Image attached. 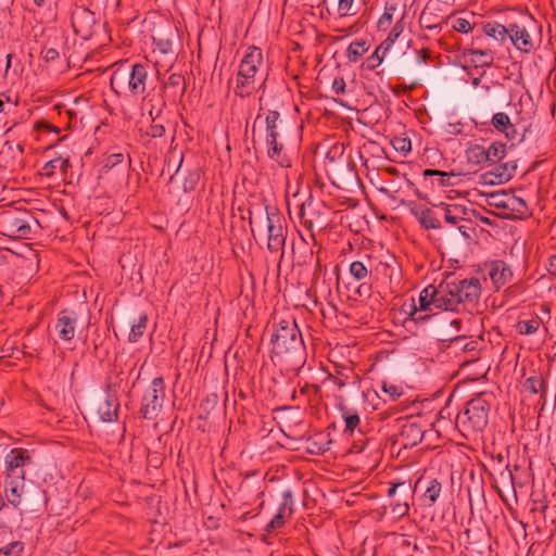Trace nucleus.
Here are the masks:
<instances>
[{
    "label": "nucleus",
    "instance_id": "15",
    "mask_svg": "<svg viewBox=\"0 0 556 556\" xmlns=\"http://www.w3.org/2000/svg\"><path fill=\"white\" fill-rule=\"evenodd\" d=\"M514 47L525 53L533 49L532 38L525 26L518 24L509 25V36Z\"/></svg>",
    "mask_w": 556,
    "mask_h": 556
},
{
    "label": "nucleus",
    "instance_id": "50",
    "mask_svg": "<svg viewBox=\"0 0 556 556\" xmlns=\"http://www.w3.org/2000/svg\"><path fill=\"white\" fill-rule=\"evenodd\" d=\"M10 98L4 94V93H1L0 94V113H2L4 111V101H9Z\"/></svg>",
    "mask_w": 556,
    "mask_h": 556
},
{
    "label": "nucleus",
    "instance_id": "27",
    "mask_svg": "<svg viewBox=\"0 0 556 556\" xmlns=\"http://www.w3.org/2000/svg\"><path fill=\"white\" fill-rule=\"evenodd\" d=\"M148 326V317L142 314L131 325L130 332L128 334V341L131 343L137 342L146 332Z\"/></svg>",
    "mask_w": 556,
    "mask_h": 556
},
{
    "label": "nucleus",
    "instance_id": "40",
    "mask_svg": "<svg viewBox=\"0 0 556 556\" xmlns=\"http://www.w3.org/2000/svg\"><path fill=\"white\" fill-rule=\"evenodd\" d=\"M267 146H268L267 153L271 160H275L281 166H289V162L286 161L283 157H281L282 146L280 143H278V139L275 140V143H267Z\"/></svg>",
    "mask_w": 556,
    "mask_h": 556
},
{
    "label": "nucleus",
    "instance_id": "12",
    "mask_svg": "<svg viewBox=\"0 0 556 556\" xmlns=\"http://www.w3.org/2000/svg\"><path fill=\"white\" fill-rule=\"evenodd\" d=\"M25 492V478L4 476L3 493L11 505L14 507L20 506Z\"/></svg>",
    "mask_w": 556,
    "mask_h": 556
},
{
    "label": "nucleus",
    "instance_id": "19",
    "mask_svg": "<svg viewBox=\"0 0 556 556\" xmlns=\"http://www.w3.org/2000/svg\"><path fill=\"white\" fill-rule=\"evenodd\" d=\"M279 123H280V114L277 111H269L265 117L266 143H275V140L278 139Z\"/></svg>",
    "mask_w": 556,
    "mask_h": 556
},
{
    "label": "nucleus",
    "instance_id": "20",
    "mask_svg": "<svg viewBox=\"0 0 556 556\" xmlns=\"http://www.w3.org/2000/svg\"><path fill=\"white\" fill-rule=\"evenodd\" d=\"M441 211L444 220L451 225H457L459 222L465 219L466 210L460 205L442 204Z\"/></svg>",
    "mask_w": 556,
    "mask_h": 556
},
{
    "label": "nucleus",
    "instance_id": "54",
    "mask_svg": "<svg viewBox=\"0 0 556 556\" xmlns=\"http://www.w3.org/2000/svg\"><path fill=\"white\" fill-rule=\"evenodd\" d=\"M426 27L432 30L439 28V25H427Z\"/></svg>",
    "mask_w": 556,
    "mask_h": 556
},
{
    "label": "nucleus",
    "instance_id": "16",
    "mask_svg": "<svg viewBox=\"0 0 556 556\" xmlns=\"http://www.w3.org/2000/svg\"><path fill=\"white\" fill-rule=\"evenodd\" d=\"M489 276L494 287L500 289L511 279L513 271L506 263L496 261L490 265Z\"/></svg>",
    "mask_w": 556,
    "mask_h": 556
},
{
    "label": "nucleus",
    "instance_id": "8",
    "mask_svg": "<svg viewBox=\"0 0 556 556\" xmlns=\"http://www.w3.org/2000/svg\"><path fill=\"white\" fill-rule=\"evenodd\" d=\"M489 405L482 397L471 400L462 416L463 422H468L472 430L481 431L488 424Z\"/></svg>",
    "mask_w": 556,
    "mask_h": 556
},
{
    "label": "nucleus",
    "instance_id": "41",
    "mask_svg": "<svg viewBox=\"0 0 556 556\" xmlns=\"http://www.w3.org/2000/svg\"><path fill=\"white\" fill-rule=\"evenodd\" d=\"M424 176L425 177H428V176L437 177V186L444 187V186L450 185V179H451V177L454 176V174L441 172V170H437V169H426L424 172Z\"/></svg>",
    "mask_w": 556,
    "mask_h": 556
},
{
    "label": "nucleus",
    "instance_id": "13",
    "mask_svg": "<svg viewBox=\"0 0 556 556\" xmlns=\"http://www.w3.org/2000/svg\"><path fill=\"white\" fill-rule=\"evenodd\" d=\"M24 544L7 528L0 529V556H23Z\"/></svg>",
    "mask_w": 556,
    "mask_h": 556
},
{
    "label": "nucleus",
    "instance_id": "22",
    "mask_svg": "<svg viewBox=\"0 0 556 556\" xmlns=\"http://www.w3.org/2000/svg\"><path fill=\"white\" fill-rule=\"evenodd\" d=\"M175 33L169 29L168 34H163L162 31H157L153 36V40L155 43V50L160 51L162 54H168L173 52Z\"/></svg>",
    "mask_w": 556,
    "mask_h": 556
},
{
    "label": "nucleus",
    "instance_id": "33",
    "mask_svg": "<svg viewBox=\"0 0 556 556\" xmlns=\"http://www.w3.org/2000/svg\"><path fill=\"white\" fill-rule=\"evenodd\" d=\"M393 149L402 156H406L412 151L410 139L405 136H395L391 140Z\"/></svg>",
    "mask_w": 556,
    "mask_h": 556
},
{
    "label": "nucleus",
    "instance_id": "56",
    "mask_svg": "<svg viewBox=\"0 0 556 556\" xmlns=\"http://www.w3.org/2000/svg\"><path fill=\"white\" fill-rule=\"evenodd\" d=\"M421 483H422V479H421V478H419V479L417 480L416 484H415V488H417V486H418V485H420Z\"/></svg>",
    "mask_w": 556,
    "mask_h": 556
},
{
    "label": "nucleus",
    "instance_id": "51",
    "mask_svg": "<svg viewBox=\"0 0 556 556\" xmlns=\"http://www.w3.org/2000/svg\"><path fill=\"white\" fill-rule=\"evenodd\" d=\"M56 54H58L56 51L53 50V49H50V50L47 51V58L53 59L54 55H56Z\"/></svg>",
    "mask_w": 556,
    "mask_h": 556
},
{
    "label": "nucleus",
    "instance_id": "30",
    "mask_svg": "<svg viewBox=\"0 0 556 556\" xmlns=\"http://www.w3.org/2000/svg\"><path fill=\"white\" fill-rule=\"evenodd\" d=\"M488 153V163L495 164L504 159L506 154V146L501 142H493L485 147Z\"/></svg>",
    "mask_w": 556,
    "mask_h": 556
},
{
    "label": "nucleus",
    "instance_id": "4",
    "mask_svg": "<svg viewBox=\"0 0 556 556\" xmlns=\"http://www.w3.org/2000/svg\"><path fill=\"white\" fill-rule=\"evenodd\" d=\"M147 67L140 63H136L131 67L118 66L111 77V86L119 96H143L147 89Z\"/></svg>",
    "mask_w": 556,
    "mask_h": 556
},
{
    "label": "nucleus",
    "instance_id": "46",
    "mask_svg": "<svg viewBox=\"0 0 556 556\" xmlns=\"http://www.w3.org/2000/svg\"><path fill=\"white\" fill-rule=\"evenodd\" d=\"M409 506L406 502L404 503H395L393 505L392 511L397 514L399 516H404L408 513Z\"/></svg>",
    "mask_w": 556,
    "mask_h": 556
},
{
    "label": "nucleus",
    "instance_id": "31",
    "mask_svg": "<svg viewBox=\"0 0 556 556\" xmlns=\"http://www.w3.org/2000/svg\"><path fill=\"white\" fill-rule=\"evenodd\" d=\"M337 13L340 17H350L358 13L355 0H338Z\"/></svg>",
    "mask_w": 556,
    "mask_h": 556
},
{
    "label": "nucleus",
    "instance_id": "55",
    "mask_svg": "<svg viewBox=\"0 0 556 556\" xmlns=\"http://www.w3.org/2000/svg\"><path fill=\"white\" fill-rule=\"evenodd\" d=\"M11 58H12V55H11V54H9V55L7 56V59H8L7 67H10V64H11Z\"/></svg>",
    "mask_w": 556,
    "mask_h": 556
},
{
    "label": "nucleus",
    "instance_id": "48",
    "mask_svg": "<svg viewBox=\"0 0 556 556\" xmlns=\"http://www.w3.org/2000/svg\"><path fill=\"white\" fill-rule=\"evenodd\" d=\"M164 132V127L161 125H155L152 127L151 135L153 137H161Z\"/></svg>",
    "mask_w": 556,
    "mask_h": 556
},
{
    "label": "nucleus",
    "instance_id": "17",
    "mask_svg": "<svg viewBox=\"0 0 556 556\" xmlns=\"http://www.w3.org/2000/svg\"><path fill=\"white\" fill-rule=\"evenodd\" d=\"M119 403L115 395L109 394L98 406V415L103 422H113L118 417Z\"/></svg>",
    "mask_w": 556,
    "mask_h": 556
},
{
    "label": "nucleus",
    "instance_id": "37",
    "mask_svg": "<svg viewBox=\"0 0 556 556\" xmlns=\"http://www.w3.org/2000/svg\"><path fill=\"white\" fill-rule=\"evenodd\" d=\"M341 413L345 424V431H354V429L359 425V416L357 413L352 412L346 407H342Z\"/></svg>",
    "mask_w": 556,
    "mask_h": 556
},
{
    "label": "nucleus",
    "instance_id": "38",
    "mask_svg": "<svg viewBox=\"0 0 556 556\" xmlns=\"http://www.w3.org/2000/svg\"><path fill=\"white\" fill-rule=\"evenodd\" d=\"M395 11H396L395 3H387L384 12L378 21V27L380 29H387L391 25V23L393 21V14Z\"/></svg>",
    "mask_w": 556,
    "mask_h": 556
},
{
    "label": "nucleus",
    "instance_id": "24",
    "mask_svg": "<svg viewBox=\"0 0 556 556\" xmlns=\"http://www.w3.org/2000/svg\"><path fill=\"white\" fill-rule=\"evenodd\" d=\"M467 159L475 165H483L488 163V153L484 144H471L467 151Z\"/></svg>",
    "mask_w": 556,
    "mask_h": 556
},
{
    "label": "nucleus",
    "instance_id": "35",
    "mask_svg": "<svg viewBox=\"0 0 556 556\" xmlns=\"http://www.w3.org/2000/svg\"><path fill=\"white\" fill-rule=\"evenodd\" d=\"M506 210H509L513 214H523L527 211L526 201L515 194L510 193L506 202Z\"/></svg>",
    "mask_w": 556,
    "mask_h": 556
},
{
    "label": "nucleus",
    "instance_id": "18",
    "mask_svg": "<svg viewBox=\"0 0 556 556\" xmlns=\"http://www.w3.org/2000/svg\"><path fill=\"white\" fill-rule=\"evenodd\" d=\"M371 258L366 255L363 260L354 261L350 264V275L356 281L365 280L371 271Z\"/></svg>",
    "mask_w": 556,
    "mask_h": 556
},
{
    "label": "nucleus",
    "instance_id": "25",
    "mask_svg": "<svg viewBox=\"0 0 556 556\" xmlns=\"http://www.w3.org/2000/svg\"><path fill=\"white\" fill-rule=\"evenodd\" d=\"M483 30L488 37H491L498 42H504L509 36V27H505L504 25L495 22L485 24Z\"/></svg>",
    "mask_w": 556,
    "mask_h": 556
},
{
    "label": "nucleus",
    "instance_id": "11",
    "mask_svg": "<svg viewBox=\"0 0 556 556\" xmlns=\"http://www.w3.org/2000/svg\"><path fill=\"white\" fill-rule=\"evenodd\" d=\"M293 505L294 502L292 492L290 490H286L282 493V500L279 505L278 511L266 526V531L271 532L281 528L285 525L286 520L291 517L293 513Z\"/></svg>",
    "mask_w": 556,
    "mask_h": 556
},
{
    "label": "nucleus",
    "instance_id": "52",
    "mask_svg": "<svg viewBox=\"0 0 556 556\" xmlns=\"http://www.w3.org/2000/svg\"><path fill=\"white\" fill-rule=\"evenodd\" d=\"M33 2H34L38 8H41V7L45 4L46 0H33Z\"/></svg>",
    "mask_w": 556,
    "mask_h": 556
},
{
    "label": "nucleus",
    "instance_id": "32",
    "mask_svg": "<svg viewBox=\"0 0 556 556\" xmlns=\"http://www.w3.org/2000/svg\"><path fill=\"white\" fill-rule=\"evenodd\" d=\"M492 125L498 131L505 132L506 136H508V130L513 129L509 116L503 112H498L493 115Z\"/></svg>",
    "mask_w": 556,
    "mask_h": 556
},
{
    "label": "nucleus",
    "instance_id": "14",
    "mask_svg": "<svg viewBox=\"0 0 556 556\" xmlns=\"http://www.w3.org/2000/svg\"><path fill=\"white\" fill-rule=\"evenodd\" d=\"M462 58L473 67H490L494 62V52L491 49H464Z\"/></svg>",
    "mask_w": 556,
    "mask_h": 556
},
{
    "label": "nucleus",
    "instance_id": "39",
    "mask_svg": "<svg viewBox=\"0 0 556 556\" xmlns=\"http://www.w3.org/2000/svg\"><path fill=\"white\" fill-rule=\"evenodd\" d=\"M517 168V165L515 163H505L502 170L497 174H495L496 180H490L491 184H502L504 181L509 180L513 175L515 174V170Z\"/></svg>",
    "mask_w": 556,
    "mask_h": 556
},
{
    "label": "nucleus",
    "instance_id": "5",
    "mask_svg": "<svg viewBox=\"0 0 556 556\" xmlns=\"http://www.w3.org/2000/svg\"><path fill=\"white\" fill-rule=\"evenodd\" d=\"M302 337L294 319H282L271 334V343L276 353H285L302 345Z\"/></svg>",
    "mask_w": 556,
    "mask_h": 556
},
{
    "label": "nucleus",
    "instance_id": "3",
    "mask_svg": "<svg viewBox=\"0 0 556 556\" xmlns=\"http://www.w3.org/2000/svg\"><path fill=\"white\" fill-rule=\"evenodd\" d=\"M263 52L257 47H249L244 52L236 77V93L240 97L250 96L260 83L263 85Z\"/></svg>",
    "mask_w": 556,
    "mask_h": 556
},
{
    "label": "nucleus",
    "instance_id": "7",
    "mask_svg": "<svg viewBox=\"0 0 556 556\" xmlns=\"http://www.w3.org/2000/svg\"><path fill=\"white\" fill-rule=\"evenodd\" d=\"M165 387L162 378H154L142 397L141 413L144 418L152 419L162 408Z\"/></svg>",
    "mask_w": 556,
    "mask_h": 556
},
{
    "label": "nucleus",
    "instance_id": "1",
    "mask_svg": "<svg viewBox=\"0 0 556 556\" xmlns=\"http://www.w3.org/2000/svg\"><path fill=\"white\" fill-rule=\"evenodd\" d=\"M481 286L478 279L445 281L438 287L429 285L418 298V306L413 301V312L457 311L463 303H472L480 296Z\"/></svg>",
    "mask_w": 556,
    "mask_h": 556
},
{
    "label": "nucleus",
    "instance_id": "34",
    "mask_svg": "<svg viewBox=\"0 0 556 556\" xmlns=\"http://www.w3.org/2000/svg\"><path fill=\"white\" fill-rule=\"evenodd\" d=\"M386 51H387V48L382 51V47L379 46L374 51V53L365 60L363 67L368 71H372V70L377 68L383 62Z\"/></svg>",
    "mask_w": 556,
    "mask_h": 556
},
{
    "label": "nucleus",
    "instance_id": "53",
    "mask_svg": "<svg viewBox=\"0 0 556 556\" xmlns=\"http://www.w3.org/2000/svg\"><path fill=\"white\" fill-rule=\"evenodd\" d=\"M400 30L397 29V26H394L390 35H393L394 38L399 37Z\"/></svg>",
    "mask_w": 556,
    "mask_h": 556
},
{
    "label": "nucleus",
    "instance_id": "49",
    "mask_svg": "<svg viewBox=\"0 0 556 556\" xmlns=\"http://www.w3.org/2000/svg\"><path fill=\"white\" fill-rule=\"evenodd\" d=\"M404 484H405V482H399V483L393 484V485L389 489V491H388V495H389L390 497L394 496V495H395V493H396L397 488H399V486H402V485H404Z\"/></svg>",
    "mask_w": 556,
    "mask_h": 556
},
{
    "label": "nucleus",
    "instance_id": "26",
    "mask_svg": "<svg viewBox=\"0 0 556 556\" xmlns=\"http://www.w3.org/2000/svg\"><path fill=\"white\" fill-rule=\"evenodd\" d=\"M68 167L70 159L60 155L45 164L42 167V174L46 176H51L56 169L61 170L62 173H66Z\"/></svg>",
    "mask_w": 556,
    "mask_h": 556
},
{
    "label": "nucleus",
    "instance_id": "9",
    "mask_svg": "<svg viewBox=\"0 0 556 556\" xmlns=\"http://www.w3.org/2000/svg\"><path fill=\"white\" fill-rule=\"evenodd\" d=\"M28 214H5L2 217V227L7 236L23 238L30 233V225Z\"/></svg>",
    "mask_w": 556,
    "mask_h": 556
},
{
    "label": "nucleus",
    "instance_id": "21",
    "mask_svg": "<svg viewBox=\"0 0 556 556\" xmlns=\"http://www.w3.org/2000/svg\"><path fill=\"white\" fill-rule=\"evenodd\" d=\"M442 491L441 483L437 479H430L426 482V490L421 495L425 506H433L440 497Z\"/></svg>",
    "mask_w": 556,
    "mask_h": 556
},
{
    "label": "nucleus",
    "instance_id": "47",
    "mask_svg": "<svg viewBox=\"0 0 556 556\" xmlns=\"http://www.w3.org/2000/svg\"><path fill=\"white\" fill-rule=\"evenodd\" d=\"M547 269L552 275L556 276V255L548 258Z\"/></svg>",
    "mask_w": 556,
    "mask_h": 556
},
{
    "label": "nucleus",
    "instance_id": "43",
    "mask_svg": "<svg viewBox=\"0 0 556 556\" xmlns=\"http://www.w3.org/2000/svg\"><path fill=\"white\" fill-rule=\"evenodd\" d=\"M381 390L389 396V400L391 401L397 400L403 394V388L394 383L384 382Z\"/></svg>",
    "mask_w": 556,
    "mask_h": 556
},
{
    "label": "nucleus",
    "instance_id": "6",
    "mask_svg": "<svg viewBox=\"0 0 556 556\" xmlns=\"http://www.w3.org/2000/svg\"><path fill=\"white\" fill-rule=\"evenodd\" d=\"M3 465L4 476H10L12 478H25L27 469L37 466L34 453L22 447H14L10 450L4 456Z\"/></svg>",
    "mask_w": 556,
    "mask_h": 556
},
{
    "label": "nucleus",
    "instance_id": "28",
    "mask_svg": "<svg viewBox=\"0 0 556 556\" xmlns=\"http://www.w3.org/2000/svg\"><path fill=\"white\" fill-rule=\"evenodd\" d=\"M401 435L406 439L405 445H416L422 440V431L417 425H405L402 429Z\"/></svg>",
    "mask_w": 556,
    "mask_h": 556
},
{
    "label": "nucleus",
    "instance_id": "10",
    "mask_svg": "<svg viewBox=\"0 0 556 556\" xmlns=\"http://www.w3.org/2000/svg\"><path fill=\"white\" fill-rule=\"evenodd\" d=\"M77 327V315L73 311H62L59 313L54 324V330L62 341H71L74 339Z\"/></svg>",
    "mask_w": 556,
    "mask_h": 556
},
{
    "label": "nucleus",
    "instance_id": "2",
    "mask_svg": "<svg viewBox=\"0 0 556 556\" xmlns=\"http://www.w3.org/2000/svg\"><path fill=\"white\" fill-rule=\"evenodd\" d=\"M250 225L254 238L266 240L270 252L282 251L286 241L285 230L275 210L266 206L264 211L251 213Z\"/></svg>",
    "mask_w": 556,
    "mask_h": 556
},
{
    "label": "nucleus",
    "instance_id": "36",
    "mask_svg": "<svg viewBox=\"0 0 556 556\" xmlns=\"http://www.w3.org/2000/svg\"><path fill=\"white\" fill-rule=\"evenodd\" d=\"M541 326V319L535 317L529 320H521L517 325V330L521 334H532L539 330Z\"/></svg>",
    "mask_w": 556,
    "mask_h": 556
},
{
    "label": "nucleus",
    "instance_id": "29",
    "mask_svg": "<svg viewBox=\"0 0 556 556\" xmlns=\"http://www.w3.org/2000/svg\"><path fill=\"white\" fill-rule=\"evenodd\" d=\"M368 46L365 40H355L350 43L346 50V56L350 62H357L366 52Z\"/></svg>",
    "mask_w": 556,
    "mask_h": 556
},
{
    "label": "nucleus",
    "instance_id": "42",
    "mask_svg": "<svg viewBox=\"0 0 556 556\" xmlns=\"http://www.w3.org/2000/svg\"><path fill=\"white\" fill-rule=\"evenodd\" d=\"M451 27L460 34H468L472 29L471 23L465 17H455L451 20Z\"/></svg>",
    "mask_w": 556,
    "mask_h": 556
},
{
    "label": "nucleus",
    "instance_id": "23",
    "mask_svg": "<svg viewBox=\"0 0 556 556\" xmlns=\"http://www.w3.org/2000/svg\"><path fill=\"white\" fill-rule=\"evenodd\" d=\"M415 215L419 223L428 229H437L441 227L440 220L435 212L430 208L416 210Z\"/></svg>",
    "mask_w": 556,
    "mask_h": 556
},
{
    "label": "nucleus",
    "instance_id": "44",
    "mask_svg": "<svg viewBox=\"0 0 556 556\" xmlns=\"http://www.w3.org/2000/svg\"><path fill=\"white\" fill-rule=\"evenodd\" d=\"M508 192H496L491 194V205H494L497 208H505L506 210V202L509 198Z\"/></svg>",
    "mask_w": 556,
    "mask_h": 556
},
{
    "label": "nucleus",
    "instance_id": "45",
    "mask_svg": "<svg viewBox=\"0 0 556 556\" xmlns=\"http://www.w3.org/2000/svg\"><path fill=\"white\" fill-rule=\"evenodd\" d=\"M332 90L336 94H342L345 91V81L343 78H336L332 83Z\"/></svg>",
    "mask_w": 556,
    "mask_h": 556
}]
</instances>
